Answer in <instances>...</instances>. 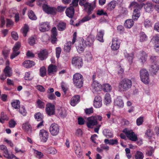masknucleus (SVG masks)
Masks as SVG:
<instances>
[{"mask_svg": "<svg viewBox=\"0 0 159 159\" xmlns=\"http://www.w3.org/2000/svg\"><path fill=\"white\" fill-rule=\"evenodd\" d=\"M76 37L77 33L76 32H75L73 35L72 43L73 44L76 42L75 44L77 51L79 53H81L83 52L87 46L85 44L84 40L82 39L80 40H77L76 41Z\"/></svg>", "mask_w": 159, "mask_h": 159, "instance_id": "f257e3e1", "label": "nucleus"}, {"mask_svg": "<svg viewBox=\"0 0 159 159\" xmlns=\"http://www.w3.org/2000/svg\"><path fill=\"white\" fill-rule=\"evenodd\" d=\"M132 85V81L128 78H124L120 80L118 84L119 91L125 92L130 89Z\"/></svg>", "mask_w": 159, "mask_h": 159, "instance_id": "f03ea898", "label": "nucleus"}, {"mask_svg": "<svg viewBox=\"0 0 159 159\" xmlns=\"http://www.w3.org/2000/svg\"><path fill=\"white\" fill-rule=\"evenodd\" d=\"M74 84L77 88L82 87L84 83V78L82 75L79 73L74 74L73 78Z\"/></svg>", "mask_w": 159, "mask_h": 159, "instance_id": "7ed1b4c3", "label": "nucleus"}, {"mask_svg": "<svg viewBox=\"0 0 159 159\" xmlns=\"http://www.w3.org/2000/svg\"><path fill=\"white\" fill-rule=\"evenodd\" d=\"M122 132L125 134L129 140L133 142H136L138 140L137 136L132 130L125 128L123 130Z\"/></svg>", "mask_w": 159, "mask_h": 159, "instance_id": "20e7f679", "label": "nucleus"}, {"mask_svg": "<svg viewBox=\"0 0 159 159\" xmlns=\"http://www.w3.org/2000/svg\"><path fill=\"white\" fill-rule=\"evenodd\" d=\"M156 57L152 56L150 59L152 61L151 66V74L152 75H155L156 73L159 69V61H156Z\"/></svg>", "mask_w": 159, "mask_h": 159, "instance_id": "39448f33", "label": "nucleus"}, {"mask_svg": "<svg viewBox=\"0 0 159 159\" xmlns=\"http://www.w3.org/2000/svg\"><path fill=\"white\" fill-rule=\"evenodd\" d=\"M21 46V43L19 41H18L15 43L12 48V52L10 56V58L11 59H13L20 54L19 50Z\"/></svg>", "mask_w": 159, "mask_h": 159, "instance_id": "423d86ee", "label": "nucleus"}, {"mask_svg": "<svg viewBox=\"0 0 159 159\" xmlns=\"http://www.w3.org/2000/svg\"><path fill=\"white\" fill-rule=\"evenodd\" d=\"M140 74L141 81L145 84H148L149 78L148 71L145 69H142L140 71Z\"/></svg>", "mask_w": 159, "mask_h": 159, "instance_id": "0eeeda50", "label": "nucleus"}, {"mask_svg": "<svg viewBox=\"0 0 159 159\" xmlns=\"http://www.w3.org/2000/svg\"><path fill=\"white\" fill-rule=\"evenodd\" d=\"M55 107L54 104L50 103L48 102L45 107V112L48 116H51L55 113Z\"/></svg>", "mask_w": 159, "mask_h": 159, "instance_id": "6e6552de", "label": "nucleus"}, {"mask_svg": "<svg viewBox=\"0 0 159 159\" xmlns=\"http://www.w3.org/2000/svg\"><path fill=\"white\" fill-rule=\"evenodd\" d=\"M42 8L43 11L48 14L54 15L57 14V9L55 7H51L47 4H43Z\"/></svg>", "mask_w": 159, "mask_h": 159, "instance_id": "1a4fd4ad", "label": "nucleus"}, {"mask_svg": "<svg viewBox=\"0 0 159 159\" xmlns=\"http://www.w3.org/2000/svg\"><path fill=\"white\" fill-rule=\"evenodd\" d=\"M60 126L56 123H52L49 127V132L53 136L58 135L60 132Z\"/></svg>", "mask_w": 159, "mask_h": 159, "instance_id": "9d476101", "label": "nucleus"}, {"mask_svg": "<svg viewBox=\"0 0 159 159\" xmlns=\"http://www.w3.org/2000/svg\"><path fill=\"white\" fill-rule=\"evenodd\" d=\"M98 124L97 118L96 116H91L88 118L87 125L89 128H93V126Z\"/></svg>", "mask_w": 159, "mask_h": 159, "instance_id": "9b49d317", "label": "nucleus"}, {"mask_svg": "<svg viewBox=\"0 0 159 159\" xmlns=\"http://www.w3.org/2000/svg\"><path fill=\"white\" fill-rule=\"evenodd\" d=\"M49 133L48 132L44 129H41L39 132V136L41 141L46 143L48 139Z\"/></svg>", "mask_w": 159, "mask_h": 159, "instance_id": "f8f14e48", "label": "nucleus"}, {"mask_svg": "<svg viewBox=\"0 0 159 159\" xmlns=\"http://www.w3.org/2000/svg\"><path fill=\"white\" fill-rule=\"evenodd\" d=\"M91 89L94 93L100 92L102 89V85L96 81H94L91 84Z\"/></svg>", "mask_w": 159, "mask_h": 159, "instance_id": "ddd939ff", "label": "nucleus"}, {"mask_svg": "<svg viewBox=\"0 0 159 159\" xmlns=\"http://www.w3.org/2000/svg\"><path fill=\"white\" fill-rule=\"evenodd\" d=\"M71 63L73 65L78 68L81 67L83 65L82 59L79 57H75L73 58Z\"/></svg>", "mask_w": 159, "mask_h": 159, "instance_id": "4468645a", "label": "nucleus"}, {"mask_svg": "<svg viewBox=\"0 0 159 159\" xmlns=\"http://www.w3.org/2000/svg\"><path fill=\"white\" fill-rule=\"evenodd\" d=\"M120 42L117 38H113L111 48L112 50L116 51L118 50L120 47Z\"/></svg>", "mask_w": 159, "mask_h": 159, "instance_id": "2eb2a0df", "label": "nucleus"}, {"mask_svg": "<svg viewBox=\"0 0 159 159\" xmlns=\"http://www.w3.org/2000/svg\"><path fill=\"white\" fill-rule=\"evenodd\" d=\"M144 5L145 4L144 3H139L138 2L134 1L130 3L129 8L131 10L134 9V10L136 9L138 10H141Z\"/></svg>", "mask_w": 159, "mask_h": 159, "instance_id": "dca6fc26", "label": "nucleus"}, {"mask_svg": "<svg viewBox=\"0 0 159 159\" xmlns=\"http://www.w3.org/2000/svg\"><path fill=\"white\" fill-rule=\"evenodd\" d=\"M57 71V67L55 65L51 64L48 67L47 74L49 76L55 75Z\"/></svg>", "mask_w": 159, "mask_h": 159, "instance_id": "f3484780", "label": "nucleus"}, {"mask_svg": "<svg viewBox=\"0 0 159 159\" xmlns=\"http://www.w3.org/2000/svg\"><path fill=\"white\" fill-rule=\"evenodd\" d=\"M22 128L26 132L31 134L32 132V127L29 121H26L23 123L22 125Z\"/></svg>", "mask_w": 159, "mask_h": 159, "instance_id": "a211bd4d", "label": "nucleus"}, {"mask_svg": "<svg viewBox=\"0 0 159 159\" xmlns=\"http://www.w3.org/2000/svg\"><path fill=\"white\" fill-rule=\"evenodd\" d=\"M74 148L75 154L78 157H81L82 154V151L79 142L77 141L74 143Z\"/></svg>", "mask_w": 159, "mask_h": 159, "instance_id": "6ab92c4d", "label": "nucleus"}, {"mask_svg": "<svg viewBox=\"0 0 159 159\" xmlns=\"http://www.w3.org/2000/svg\"><path fill=\"white\" fill-rule=\"evenodd\" d=\"M48 52L46 49L40 51L38 53L39 58L42 61L46 59L48 56Z\"/></svg>", "mask_w": 159, "mask_h": 159, "instance_id": "aec40b11", "label": "nucleus"}, {"mask_svg": "<svg viewBox=\"0 0 159 159\" xmlns=\"http://www.w3.org/2000/svg\"><path fill=\"white\" fill-rule=\"evenodd\" d=\"M50 27L49 23L44 22L40 24L39 29L41 32H44L48 31L50 29Z\"/></svg>", "mask_w": 159, "mask_h": 159, "instance_id": "412c9836", "label": "nucleus"}, {"mask_svg": "<svg viewBox=\"0 0 159 159\" xmlns=\"http://www.w3.org/2000/svg\"><path fill=\"white\" fill-rule=\"evenodd\" d=\"M102 106V100L101 97L99 96H96L93 101V106L96 108L100 107Z\"/></svg>", "mask_w": 159, "mask_h": 159, "instance_id": "4be33fe9", "label": "nucleus"}, {"mask_svg": "<svg viewBox=\"0 0 159 159\" xmlns=\"http://www.w3.org/2000/svg\"><path fill=\"white\" fill-rule=\"evenodd\" d=\"M54 92V89L52 88H49L47 90V98L50 100H53L56 99V96L53 93Z\"/></svg>", "mask_w": 159, "mask_h": 159, "instance_id": "5701e85b", "label": "nucleus"}, {"mask_svg": "<svg viewBox=\"0 0 159 159\" xmlns=\"http://www.w3.org/2000/svg\"><path fill=\"white\" fill-rule=\"evenodd\" d=\"M84 10L87 13V14L90 15L93 11V8L92 6V4L88 2H85L84 5Z\"/></svg>", "mask_w": 159, "mask_h": 159, "instance_id": "b1692460", "label": "nucleus"}, {"mask_svg": "<svg viewBox=\"0 0 159 159\" xmlns=\"http://www.w3.org/2000/svg\"><path fill=\"white\" fill-rule=\"evenodd\" d=\"M66 15L69 17L72 18L74 15L75 9L74 7L71 6L67 8L65 11Z\"/></svg>", "mask_w": 159, "mask_h": 159, "instance_id": "393cba45", "label": "nucleus"}, {"mask_svg": "<svg viewBox=\"0 0 159 159\" xmlns=\"http://www.w3.org/2000/svg\"><path fill=\"white\" fill-rule=\"evenodd\" d=\"M94 37L92 35H89L85 41L87 46L90 47L93 46L94 41Z\"/></svg>", "mask_w": 159, "mask_h": 159, "instance_id": "a878e982", "label": "nucleus"}, {"mask_svg": "<svg viewBox=\"0 0 159 159\" xmlns=\"http://www.w3.org/2000/svg\"><path fill=\"white\" fill-rule=\"evenodd\" d=\"M80 97L78 95L73 96L71 99L70 104L72 106H75L80 101Z\"/></svg>", "mask_w": 159, "mask_h": 159, "instance_id": "bb28decb", "label": "nucleus"}, {"mask_svg": "<svg viewBox=\"0 0 159 159\" xmlns=\"http://www.w3.org/2000/svg\"><path fill=\"white\" fill-rule=\"evenodd\" d=\"M104 34V31L103 30H101L98 32L96 35V39L101 42H104L103 37Z\"/></svg>", "mask_w": 159, "mask_h": 159, "instance_id": "cd10ccee", "label": "nucleus"}, {"mask_svg": "<svg viewBox=\"0 0 159 159\" xmlns=\"http://www.w3.org/2000/svg\"><path fill=\"white\" fill-rule=\"evenodd\" d=\"M140 10H138L136 9L134 10L132 16V18L134 20H137L139 17L140 16L141 13Z\"/></svg>", "mask_w": 159, "mask_h": 159, "instance_id": "c85d7f7f", "label": "nucleus"}, {"mask_svg": "<svg viewBox=\"0 0 159 159\" xmlns=\"http://www.w3.org/2000/svg\"><path fill=\"white\" fill-rule=\"evenodd\" d=\"M35 64V63L34 61L30 60L25 61H24L22 63L23 66L27 68L31 67Z\"/></svg>", "mask_w": 159, "mask_h": 159, "instance_id": "c756f323", "label": "nucleus"}, {"mask_svg": "<svg viewBox=\"0 0 159 159\" xmlns=\"http://www.w3.org/2000/svg\"><path fill=\"white\" fill-rule=\"evenodd\" d=\"M133 19H128L126 20L124 24V26L127 28H131L134 25V22Z\"/></svg>", "mask_w": 159, "mask_h": 159, "instance_id": "7c9ffc66", "label": "nucleus"}, {"mask_svg": "<svg viewBox=\"0 0 159 159\" xmlns=\"http://www.w3.org/2000/svg\"><path fill=\"white\" fill-rule=\"evenodd\" d=\"M58 30L62 31L64 30L66 27V23L63 21H61L58 23L57 25Z\"/></svg>", "mask_w": 159, "mask_h": 159, "instance_id": "2f4dec72", "label": "nucleus"}, {"mask_svg": "<svg viewBox=\"0 0 159 159\" xmlns=\"http://www.w3.org/2000/svg\"><path fill=\"white\" fill-rule=\"evenodd\" d=\"M114 104L115 106L120 107H122L124 106V102L120 97L117 98L115 100Z\"/></svg>", "mask_w": 159, "mask_h": 159, "instance_id": "473e14b6", "label": "nucleus"}, {"mask_svg": "<svg viewBox=\"0 0 159 159\" xmlns=\"http://www.w3.org/2000/svg\"><path fill=\"white\" fill-rule=\"evenodd\" d=\"M116 4V2L115 1H112L110 2L107 4V10L111 11L114 9Z\"/></svg>", "mask_w": 159, "mask_h": 159, "instance_id": "72a5a7b5", "label": "nucleus"}, {"mask_svg": "<svg viewBox=\"0 0 159 159\" xmlns=\"http://www.w3.org/2000/svg\"><path fill=\"white\" fill-rule=\"evenodd\" d=\"M36 105L37 107L40 109H44L45 108V103L42 99H38L36 102Z\"/></svg>", "mask_w": 159, "mask_h": 159, "instance_id": "f704fd0d", "label": "nucleus"}, {"mask_svg": "<svg viewBox=\"0 0 159 159\" xmlns=\"http://www.w3.org/2000/svg\"><path fill=\"white\" fill-rule=\"evenodd\" d=\"M102 89L105 92H109L112 89L111 85L108 84H104L102 85Z\"/></svg>", "mask_w": 159, "mask_h": 159, "instance_id": "c9c22d12", "label": "nucleus"}, {"mask_svg": "<svg viewBox=\"0 0 159 159\" xmlns=\"http://www.w3.org/2000/svg\"><path fill=\"white\" fill-rule=\"evenodd\" d=\"M151 41L153 44V45L155 44H158L159 43V34H155L153 36Z\"/></svg>", "mask_w": 159, "mask_h": 159, "instance_id": "e433bc0d", "label": "nucleus"}, {"mask_svg": "<svg viewBox=\"0 0 159 159\" xmlns=\"http://www.w3.org/2000/svg\"><path fill=\"white\" fill-rule=\"evenodd\" d=\"M72 43L71 41L68 42L66 43L64 46V50L66 52H70L71 47Z\"/></svg>", "mask_w": 159, "mask_h": 159, "instance_id": "4c0bfd02", "label": "nucleus"}, {"mask_svg": "<svg viewBox=\"0 0 159 159\" xmlns=\"http://www.w3.org/2000/svg\"><path fill=\"white\" fill-rule=\"evenodd\" d=\"M11 70V68L9 66H6L3 70V72L7 77H10L12 75Z\"/></svg>", "mask_w": 159, "mask_h": 159, "instance_id": "58836bf2", "label": "nucleus"}, {"mask_svg": "<svg viewBox=\"0 0 159 159\" xmlns=\"http://www.w3.org/2000/svg\"><path fill=\"white\" fill-rule=\"evenodd\" d=\"M104 101L106 105L109 104L111 102V98L109 93H107L106 94Z\"/></svg>", "mask_w": 159, "mask_h": 159, "instance_id": "ea45409f", "label": "nucleus"}, {"mask_svg": "<svg viewBox=\"0 0 159 159\" xmlns=\"http://www.w3.org/2000/svg\"><path fill=\"white\" fill-rule=\"evenodd\" d=\"M104 135L107 138H110L113 137V134L112 132L107 129H105L103 131Z\"/></svg>", "mask_w": 159, "mask_h": 159, "instance_id": "a19ab883", "label": "nucleus"}, {"mask_svg": "<svg viewBox=\"0 0 159 159\" xmlns=\"http://www.w3.org/2000/svg\"><path fill=\"white\" fill-rule=\"evenodd\" d=\"M20 102L19 100H14L11 102L12 107L15 109H19L20 107Z\"/></svg>", "mask_w": 159, "mask_h": 159, "instance_id": "79ce46f5", "label": "nucleus"}, {"mask_svg": "<svg viewBox=\"0 0 159 159\" xmlns=\"http://www.w3.org/2000/svg\"><path fill=\"white\" fill-rule=\"evenodd\" d=\"M28 15L29 18L32 20H35L37 19L36 16L32 10L29 11Z\"/></svg>", "mask_w": 159, "mask_h": 159, "instance_id": "37998d69", "label": "nucleus"}, {"mask_svg": "<svg viewBox=\"0 0 159 159\" xmlns=\"http://www.w3.org/2000/svg\"><path fill=\"white\" fill-rule=\"evenodd\" d=\"M35 118L37 121H40L43 120V116L40 112H38L36 113L34 115Z\"/></svg>", "mask_w": 159, "mask_h": 159, "instance_id": "c03bdc74", "label": "nucleus"}, {"mask_svg": "<svg viewBox=\"0 0 159 159\" xmlns=\"http://www.w3.org/2000/svg\"><path fill=\"white\" fill-rule=\"evenodd\" d=\"M29 27L26 24H25L24 26L21 30V32L22 33L24 37L26 36L29 30Z\"/></svg>", "mask_w": 159, "mask_h": 159, "instance_id": "a18cd8bd", "label": "nucleus"}, {"mask_svg": "<svg viewBox=\"0 0 159 159\" xmlns=\"http://www.w3.org/2000/svg\"><path fill=\"white\" fill-rule=\"evenodd\" d=\"M47 70L44 66L41 67L39 69L40 75L41 76L43 77L45 76L46 74Z\"/></svg>", "mask_w": 159, "mask_h": 159, "instance_id": "49530a36", "label": "nucleus"}, {"mask_svg": "<svg viewBox=\"0 0 159 159\" xmlns=\"http://www.w3.org/2000/svg\"><path fill=\"white\" fill-rule=\"evenodd\" d=\"M33 78V77L31 75V73L30 72H26L24 76V79L27 80H31Z\"/></svg>", "mask_w": 159, "mask_h": 159, "instance_id": "de8ad7c7", "label": "nucleus"}, {"mask_svg": "<svg viewBox=\"0 0 159 159\" xmlns=\"http://www.w3.org/2000/svg\"><path fill=\"white\" fill-rule=\"evenodd\" d=\"M143 157L144 155L142 152L139 151L136 152L135 156V159H143Z\"/></svg>", "mask_w": 159, "mask_h": 159, "instance_id": "09e8293b", "label": "nucleus"}, {"mask_svg": "<svg viewBox=\"0 0 159 159\" xmlns=\"http://www.w3.org/2000/svg\"><path fill=\"white\" fill-rule=\"evenodd\" d=\"M61 87L65 94H66L68 91V88L66 86L65 83L62 81L61 82Z\"/></svg>", "mask_w": 159, "mask_h": 159, "instance_id": "8fccbe9b", "label": "nucleus"}, {"mask_svg": "<svg viewBox=\"0 0 159 159\" xmlns=\"http://www.w3.org/2000/svg\"><path fill=\"white\" fill-rule=\"evenodd\" d=\"M154 9L158 12H159V5L157 6L156 5H153L152 3H150V9L151 11H152Z\"/></svg>", "mask_w": 159, "mask_h": 159, "instance_id": "3c124183", "label": "nucleus"}, {"mask_svg": "<svg viewBox=\"0 0 159 159\" xmlns=\"http://www.w3.org/2000/svg\"><path fill=\"white\" fill-rule=\"evenodd\" d=\"M19 112L23 116H25L27 114V112L25 107L23 106L19 108Z\"/></svg>", "mask_w": 159, "mask_h": 159, "instance_id": "603ef678", "label": "nucleus"}, {"mask_svg": "<svg viewBox=\"0 0 159 159\" xmlns=\"http://www.w3.org/2000/svg\"><path fill=\"white\" fill-rule=\"evenodd\" d=\"M93 108L91 107L90 108H87L84 110V112L86 115H89L93 113Z\"/></svg>", "mask_w": 159, "mask_h": 159, "instance_id": "864d4df0", "label": "nucleus"}, {"mask_svg": "<svg viewBox=\"0 0 159 159\" xmlns=\"http://www.w3.org/2000/svg\"><path fill=\"white\" fill-rule=\"evenodd\" d=\"M48 153L52 154H56L57 151L54 148L50 147L48 149Z\"/></svg>", "mask_w": 159, "mask_h": 159, "instance_id": "5fc2aeb1", "label": "nucleus"}, {"mask_svg": "<svg viewBox=\"0 0 159 159\" xmlns=\"http://www.w3.org/2000/svg\"><path fill=\"white\" fill-rule=\"evenodd\" d=\"M91 19V16H89V15L88 14L87 15L85 16L82 19L80 20V22L84 23V22L89 20Z\"/></svg>", "mask_w": 159, "mask_h": 159, "instance_id": "6e6d98bb", "label": "nucleus"}, {"mask_svg": "<svg viewBox=\"0 0 159 159\" xmlns=\"http://www.w3.org/2000/svg\"><path fill=\"white\" fill-rule=\"evenodd\" d=\"M16 124V122L14 120H11L8 122L9 126L11 128H14Z\"/></svg>", "mask_w": 159, "mask_h": 159, "instance_id": "4d7b16f0", "label": "nucleus"}, {"mask_svg": "<svg viewBox=\"0 0 159 159\" xmlns=\"http://www.w3.org/2000/svg\"><path fill=\"white\" fill-rule=\"evenodd\" d=\"M140 41L143 42L145 40L147 39L146 35L143 33H141L139 34Z\"/></svg>", "mask_w": 159, "mask_h": 159, "instance_id": "13d9d810", "label": "nucleus"}, {"mask_svg": "<svg viewBox=\"0 0 159 159\" xmlns=\"http://www.w3.org/2000/svg\"><path fill=\"white\" fill-rule=\"evenodd\" d=\"M51 36H57V30L56 28L55 27H53L51 30Z\"/></svg>", "mask_w": 159, "mask_h": 159, "instance_id": "bf43d9fd", "label": "nucleus"}, {"mask_svg": "<svg viewBox=\"0 0 159 159\" xmlns=\"http://www.w3.org/2000/svg\"><path fill=\"white\" fill-rule=\"evenodd\" d=\"M61 51V49L60 47H58L56 48V56L57 58L60 57Z\"/></svg>", "mask_w": 159, "mask_h": 159, "instance_id": "052dcab7", "label": "nucleus"}, {"mask_svg": "<svg viewBox=\"0 0 159 159\" xmlns=\"http://www.w3.org/2000/svg\"><path fill=\"white\" fill-rule=\"evenodd\" d=\"M143 121V117L140 116L136 120V124L138 126L141 125Z\"/></svg>", "mask_w": 159, "mask_h": 159, "instance_id": "680f3d73", "label": "nucleus"}, {"mask_svg": "<svg viewBox=\"0 0 159 159\" xmlns=\"http://www.w3.org/2000/svg\"><path fill=\"white\" fill-rule=\"evenodd\" d=\"M66 8V7H64L61 5L57 7V12H63L65 8Z\"/></svg>", "mask_w": 159, "mask_h": 159, "instance_id": "e2e57ef3", "label": "nucleus"}, {"mask_svg": "<svg viewBox=\"0 0 159 159\" xmlns=\"http://www.w3.org/2000/svg\"><path fill=\"white\" fill-rule=\"evenodd\" d=\"M97 14L99 16L105 15L107 16V13L103 10H98L97 11Z\"/></svg>", "mask_w": 159, "mask_h": 159, "instance_id": "0e129e2a", "label": "nucleus"}, {"mask_svg": "<svg viewBox=\"0 0 159 159\" xmlns=\"http://www.w3.org/2000/svg\"><path fill=\"white\" fill-rule=\"evenodd\" d=\"M117 30L120 34H122L123 33L125 29L122 25H119L117 27Z\"/></svg>", "mask_w": 159, "mask_h": 159, "instance_id": "69168bd1", "label": "nucleus"}, {"mask_svg": "<svg viewBox=\"0 0 159 159\" xmlns=\"http://www.w3.org/2000/svg\"><path fill=\"white\" fill-rule=\"evenodd\" d=\"M12 38L15 40H17L18 39V36L17 33L15 31H13L11 33Z\"/></svg>", "mask_w": 159, "mask_h": 159, "instance_id": "338daca9", "label": "nucleus"}, {"mask_svg": "<svg viewBox=\"0 0 159 159\" xmlns=\"http://www.w3.org/2000/svg\"><path fill=\"white\" fill-rule=\"evenodd\" d=\"M36 88L41 92H44L45 91V89L41 85H37L36 87Z\"/></svg>", "mask_w": 159, "mask_h": 159, "instance_id": "774afa93", "label": "nucleus"}]
</instances>
